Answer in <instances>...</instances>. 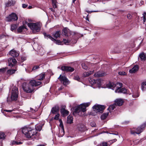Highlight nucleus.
I'll use <instances>...</instances> for the list:
<instances>
[{
  "instance_id": "nucleus-1",
  "label": "nucleus",
  "mask_w": 146,
  "mask_h": 146,
  "mask_svg": "<svg viewBox=\"0 0 146 146\" xmlns=\"http://www.w3.org/2000/svg\"><path fill=\"white\" fill-rule=\"evenodd\" d=\"M42 83L40 81L33 80H30L28 84L25 82L23 83L22 88L24 91L28 93H31L33 92L35 89L34 87L39 86Z\"/></svg>"
},
{
  "instance_id": "nucleus-2",
  "label": "nucleus",
  "mask_w": 146,
  "mask_h": 146,
  "mask_svg": "<svg viewBox=\"0 0 146 146\" xmlns=\"http://www.w3.org/2000/svg\"><path fill=\"white\" fill-rule=\"evenodd\" d=\"M22 132L26 137L31 139H38L37 132L36 129L31 127H25L22 129Z\"/></svg>"
},
{
  "instance_id": "nucleus-3",
  "label": "nucleus",
  "mask_w": 146,
  "mask_h": 146,
  "mask_svg": "<svg viewBox=\"0 0 146 146\" xmlns=\"http://www.w3.org/2000/svg\"><path fill=\"white\" fill-rule=\"evenodd\" d=\"M106 86L108 88L113 90L114 88L116 87V89L115 90V92L122 93L124 94L126 93L127 90L126 89L124 88H121L122 86V84L121 83L117 82L116 84L110 82L107 84Z\"/></svg>"
},
{
  "instance_id": "nucleus-4",
  "label": "nucleus",
  "mask_w": 146,
  "mask_h": 146,
  "mask_svg": "<svg viewBox=\"0 0 146 146\" xmlns=\"http://www.w3.org/2000/svg\"><path fill=\"white\" fill-rule=\"evenodd\" d=\"M146 127V122L141 125L137 128H133L130 129V133L132 134L135 135V134H139L143 132Z\"/></svg>"
},
{
  "instance_id": "nucleus-5",
  "label": "nucleus",
  "mask_w": 146,
  "mask_h": 146,
  "mask_svg": "<svg viewBox=\"0 0 146 146\" xmlns=\"http://www.w3.org/2000/svg\"><path fill=\"white\" fill-rule=\"evenodd\" d=\"M123 102V100L121 99H116L115 101V103L113 105H110L108 108V110H109L110 112H111L115 108L116 106H121Z\"/></svg>"
},
{
  "instance_id": "nucleus-6",
  "label": "nucleus",
  "mask_w": 146,
  "mask_h": 146,
  "mask_svg": "<svg viewBox=\"0 0 146 146\" xmlns=\"http://www.w3.org/2000/svg\"><path fill=\"white\" fill-rule=\"evenodd\" d=\"M19 94L18 88L15 86L12 89V93L11 97V101H15L17 99Z\"/></svg>"
},
{
  "instance_id": "nucleus-7",
  "label": "nucleus",
  "mask_w": 146,
  "mask_h": 146,
  "mask_svg": "<svg viewBox=\"0 0 146 146\" xmlns=\"http://www.w3.org/2000/svg\"><path fill=\"white\" fill-rule=\"evenodd\" d=\"M27 25L35 33L39 31L40 30V27L37 23H29L27 24Z\"/></svg>"
},
{
  "instance_id": "nucleus-8",
  "label": "nucleus",
  "mask_w": 146,
  "mask_h": 146,
  "mask_svg": "<svg viewBox=\"0 0 146 146\" xmlns=\"http://www.w3.org/2000/svg\"><path fill=\"white\" fill-rule=\"evenodd\" d=\"M18 19L17 15L14 13H12L6 17V20L8 22L13 21H17Z\"/></svg>"
},
{
  "instance_id": "nucleus-9",
  "label": "nucleus",
  "mask_w": 146,
  "mask_h": 146,
  "mask_svg": "<svg viewBox=\"0 0 146 146\" xmlns=\"http://www.w3.org/2000/svg\"><path fill=\"white\" fill-rule=\"evenodd\" d=\"M94 111L96 113L100 112L102 113L105 108V106L104 105H95L93 107Z\"/></svg>"
},
{
  "instance_id": "nucleus-10",
  "label": "nucleus",
  "mask_w": 146,
  "mask_h": 146,
  "mask_svg": "<svg viewBox=\"0 0 146 146\" xmlns=\"http://www.w3.org/2000/svg\"><path fill=\"white\" fill-rule=\"evenodd\" d=\"M58 79L64 85L66 86L69 83L68 79L65 76H62L61 74Z\"/></svg>"
},
{
  "instance_id": "nucleus-11",
  "label": "nucleus",
  "mask_w": 146,
  "mask_h": 146,
  "mask_svg": "<svg viewBox=\"0 0 146 146\" xmlns=\"http://www.w3.org/2000/svg\"><path fill=\"white\" fill-rule=\"evenodd\" d=\"M61 69L62 70L67 72H72L74 70V69L70 66H64L61 67Z\"/></svg>"
},
{
  "instance_id": "nucleus-12",
  "label": "nucleus",
  "mask_w": 146,
  "mask_h": 146,
  "mask_svg": "<svg viewBox=\"0 0 146 146\" xmlns=\"http://www.w3.org/2000/svg\"><path fill=\"white\" fill-rule=\"evenodd\" d=\"M82 110L81 105H79L75 109L73 113V114L75 115L76 114L78 113L79 115H82L80 113H81L82 111Z\"/></svg>"
},
{
  "instance_id": "nucleus-13",
  "label": "nucleus",
  "mask_w": 146,
  "mask_h": 146,
  "mask_svg": "<svg viewBox=\"0 0 146 146\" xmlns=\"http://www.w3.org/2000/svg\"><path fill=\"white\" fill-rule=\"evenodd\" d=\"M8 65L12 67L17 62L16 60L14 58H9L8 59Z\"/></svg>"
},
{
  "instance_id": "nucleus-14",
  "label": "nucleus",
  "mask_w": 146,
  "mask_h": 146,
  "mask_svg": "<svg viewBox=\"0 0 146 146\" xmlns=\"http://www.w3.org/2000/svg\"><path fill=\"white\" fill-rule=\"evenodd\" d=\"M61 107L62 108L60 110L61 113L63 116L67 115L69 114V112L67 110H65V106L62 105Z\"/></svg>"
},
{
  "instance_id": "nucleus-15",
  "label": "nucleus",
  "mask_w": 146,
  "mask_h": 146,
  "mask_svg": "<svg viewBox=\"0 0 146 146\" xmlns=\"http://www.w3.org/2000/svg\"><path fill=\"white\" fill-rule=\"evenodd\" d=\"M62 33L63 35L66 37L69 36L71 34L69 30L66 28H65L63 29Z\"/></svg>"
},
{
  "instance_id": "nucleus-16",
  "label": "nucleus",
  "mask_w": 146,
  "mask_h": 146,
  "mask_svg": "<svg viewBox=\"0 0 146 146\" xmlns=\"http://www.w3.org/2000/svg\"><path fill=\"white\" fill-rule=\"evenodd\" d=\"M59 110L58 106V105H56L52 108L51 112L53 114H56L59 113Z\"/></svg>"
},
{
  "instance_id": "nucleus-17",
  "label": "nucleus",
  "mask_w": 146,
  "mask_h": 146,
  "mask_svg": "<svg viewBox=\"0 0 146 146\" xmlns=\"http://www.w3.org/2000/svg\"><path fill=\"white\" fill-rule=\"evenodd\" d=\"M90 104V102H88L86 103H84L82 104H81L80 105L82 107V112H84L85 111H86V108L88 107Z\"/></svg>"
},
{
  "instance_id": "nucleus-18",
  "label": "nucleus",
  "mask_w": 146,
  "mask_h": 146,
  "mask_svg": "<svg viewBox=\"0 0 146 146\" xmlns=\"http://www.w3.org/2000/svg\"><path fill=\"white\" fill-rule=\"evenodd\" d=\"M89 80L90 83L92 85H94L96 84V85L99 86L100 84V82L98 80H96L94 79L90 78Z\"/></svg>"
},
{
  "instance_id": "nucleus-19",
  "label": "nucleus",
  "mask_w": 146,
  "mask_h": 146,
  "mask_svg": "<svg viewBox=\"0 0 146 146\" xmlns=\"http://www.w3.org/2000/svg\"><path fill=\"white\" fill-rule=\"evenodd\" d=\"M9 54L13 57H17L19 55L18 52L14 50H12L10 51Z\"/></svg>"
},
{
  "instance_id": "nucleus-20",
  "label": "nucleus",
  "mask_w": 146,
  "mask_h": 146,
  "mask_svg": "<svg viewBox=\"0 0 146 146\" xmlns=\"http://www.w3.org/2000/svg\"><path fill=\"white\" fill-rule=\"evenodd\" d=\"M139 68L138 65H135L132 69L129 70V72L130 73H135L138 70Z\"/></svg>"
},
{
  "instance_id": "nucleus-21",
  "label": "nucleus",
  "mask_w": 146,
  "mask_h": 146,
  "mask_svg": "<svg viewBox=\"0 0 146 146\" xmlns=\"http://www.w3.org/2000/svg\"><path fill=\"white\" fill-rule=\"evenodd\" d=\"M16 70V69H11L8 70L6 72V74L8 76H10L13 74L15 73V72Z\"/></svg>"
},
{
  "instance_id": "nucleus-22",
  "label": "nucleus",
  "mask_w": 146,
  "mask_h": 146,
  "mask_svg": "<svg viewBox=\"0 0 146 146\" xmlns=\"http://www.w3.org/2000/svg\"><path fill=\"white\" fill-rule=\"evenodd\" d=\"M15 3V1L13 0H9L7 3H6V5L7 7H9L13 5Z\"/></svg>"
},
{
  "instance_id": "nucleus-23",
  "label": "nucleus",
  "mask_w": 146,
  "mask_h": 146,
  "mask_svg": "<svg viewBox=\"0 0 146 146\" xmlns=\"http://www.w3.org/2000/svg\"><path fill=\"white\" fill-rule=\"evenodd\" d=\"M105 75V73L104 72H98L94 74V76L95 77H101L104 76Z\"/></svg>"
},
{
  "instance_id": "nucleus-24",
  "label": "nucleus",
  "mask_w": 146,
  "mask_h": 146,
  "mask_svg": "<svg viewBox=\"0 0 146 146\" xmlns=\"http://www.w3.org/2000/svg\"><path fill=\"white\" fill-rule=\"evenodd\" d=\"M45 74L44 73L40 74L37 77V80H43L45 77Z\"/></svg>"
},
{
  "instance_id": "nucleus-25",
  "label": "nucleus",
  "mask_w": 146,
  "mask_h": 146,
  "mask_svg": "<svg viewBox=\"0 0 146 146\" xmlns=\"http://www.w3.org/2000/svg\"><path fill=\"white\" fill-rule=\"evenodd\" d=\"M43 35L45 38L47 39L49 38L52 41V40H54V38H53L50 35L47 34L46 33H44Z\"/></svg>"
},
{
  "instance_id": "nucleus-26",
  "label": "nucleus",
  "mask_w": 146,
  "mask_h": 146,
  "mask_svg": "<svg viewBox=\"0 0 146 146\" xmlns=\"http://www.w3.org/2000/svg\"><path fill=\"white\" fill-rule=\"evenodd\" d=\"M94 72V71L84 72L83 73V76L84 77H87L89 76L91 74L93 73Z\"/></svg>"
},
{
  "instance_id": "nucleus-27",
  "label": "nucleus",
  "mask_w": 146,
  "mask_h": 146,
  "mask_svg": "<svg viewBox=\"0 0 146 146\" xmlns=\"http://www.w3.org/2000/svg\"><path fill=\"white\" fill-rule=\"evenodd\" d=\"M73 117L70 115H68L67 118V122L68 123H71L73 122Z\"/></svg>"
},
{
  "instance_id": "nucleus-28",
  "label": "nucleus",
  "mask_w": 146,
  "mask_h": 146,
  "mask_svg": "<svg viewBox=\"0 0 146 146\" xmlns=\"http://www.w3.org/2000/svg\"><path fill=\"white\" fill-rule=\"evenodd\" d=\"M24 29H27V28L24 25L19 27L17 29V32L18 33H22Z\"/></svg>"
},
{
  "instance_id": "nucleus-29",
  "label": "nucleus",
  "mask_w": 146,
  "mask_h": 146,
  "mask_svg": "<svg viewBox=\"0 0 146 146\" xmlns=\"http://www.w3.org/2000/svg\"><path fill=\"white\" fill-rule=\"evenodd\" d=\"M109 113L108 112L103 113L101 116V119L102 120L105 119L108 116Z\"/></svg>"
},
{
  "instance_id": "nucleus-30",
  "label": "nucleus",
  "mask_w": 146,
  "mask_h": 146,
  "mask_svg": "<svg viewBox=\"0 0 146 146\" xmlns=\"http://www.w3.org/2000/svg\"><path fill=\"white\" fill-rule=\"evenodd\" d=\"M43 125H36L35 126V128L34 129H36V131H40L42 129V126Z\"/></svg>"
},
{
  "instance_id": "nucleus-31",
  "label": "nucleus",
  "mask_w": 146,
  "mask_h": 146,
  "mask_svg": "<svg viewBox=\"0 0 146 146\" xmlns=\"http://www.w3.org/2000/svg\"><path fill=\"white\" fill-rule=\"evenodd\" d=\"M144 140L143 139L139 140H135L133 141V142L135 145H137L138 144L141 143Z\"/></svg>"
},
{
  "instance_id": "nucleus-32",
  "label": "nucleus",
  "mask_w": 146,
  "mask_h": 146,
  "mask_svg": "<svg viewBox=\"0 0 146 146\" xmlns=\"http://www.w3.org/2000/svg\"><path fill=\"white\" fill-rule=\"evenodd\" d=\"M139 57L142 60H146V57L143 53H142L140 54Z\"/></svg>"
},
{
  "instance_id": "nucleus-33",
  "label": "nucleus",
  "mask_w": 146,
  "mask_h": 146,
  "mask_svg": "<svg viewBox=\"0 0 146 146\" xmlns=\"http://www.w3.org/2000/svg\"><path fill=\"white\" fill-rule=\"evenodd\" d=\"M60 31H56L53 35L54 37L56 38L60 37Z\"/></svg>"
},
{
  "instance_id": "nucleus-34",
  "label": "nucleus",
  "mask_w": 146,
  "mask_h": 146,
  "mask_svg": "<svg viewBox=\"0 0 146 146\" xmlns=\"http://www.w3.org/2000/svg\"><path fill=\"white\" fill-rule=\"evenodd\" d=\"M17 27V25L15 24H12L11 25V30L13 31L16 30Z\"/></svg>"
},
{
  "instance_id": "nucleus-35",
  "label": "nucleus",
  "mask_w": 146,
  "mask_h": 146,
  "mask_svg": "<svg viewBox=\"0 0 146 146\" xmlns=\"http://www.w3.org/2000/svg\"><path fill=\"white\" fill-rule=\"evenodd\" d=\"M146 89V82H143L141 84V89L143 91Z\"/></svg>"
},
{
  "instance_id": "nucleus-36",
  "label": "nucleus",
  "mask_w": 146,
  "mask_h": 146,
  "mask_svg": "<svg viewBox=\"0 0 146 146\" xmlns=\"http://www.w3.org/2000/svg\"><path fill=\"white\" fill-rule=\"evenodd\" d=\"M53 7L54 9L57 8V1H52Z\"/></svg>"
},
{
  "instance_id": "nucleus-37",
  "label": "nucleus",
  "mask_w": 146,
  "mask_h": 146,
  "mask_svg": "<svg viewBox=\"0 0 146 146\" xmlns=\"http://www.w3.org/2000/svg\"><path fill=\"white\" fill-rule=\"evenodd\" d=\"M82 68L84 69L87 70L88 68V67L86 62L82 63Z\"/></svg>"
},
{
  "instance_id": "nucleus-38",
  "label": "nucleus",
  "mask_w": 146,
  "mask_h": 146,
  "mask_svg": "<svg viewBox=\"0 0 146 146\" xmlns=\"http://www.w3.org/2000/svg\"><path fill=\"white\" fill-rule=\"evenodd\" d=\"M5 138V134L2 132H0V139H4Z\"/></svg>"
},
{
  "instance_id": "nucleus-39",
  "label": "nucleus",
  "mask_w": 146,
  "mask_h": 146,
  "mask_svg": "<svg viewBox=\"0 0 146 146\" xmlns=\"http://www.w3.org/2000/svg\"><path fill=\"white\" fill-rule=\"evenodd\" d=\"M7 69V68H3L0 69V73H3L5 72Z\"/></svg>"
},
{
  "instance_id": "nucleus-40",
  "label": "nucleus",
  "mask_w": 146,
  "mask_h": 146,
  "mask_svg": "<svg viewBox=\"0 0 146 146\" xmlns=\"http://www.w3.org/2000/svg\"><path fill=\"white\" fill-rule=\"evenodd\" d=\"M54 40H52V41H53L54 43L56 44H60V43H61L62 42L60 40H56L54 38Z\"/></svg>"
},
{
  "instance_id": "nucleus-41",
  "label": "nucleus",
  "mask_w": 146,
  "mask_h": 146,
  "mask_svg": "<svg viewBox=\"0 0 146 146\" xmlns=\"http://www.w3.org/2000/svg\"><path fill=\"white\" fill-rule=\"evenodd\" d=\"M63 41L65 44H68L70 42V40H66L65 39H63Z\"/></svg>"
},
{
  "instance_id": "nucleus-42",
  "label": "nucleus",
  "mask_w": 146,
  "mask_h": 146,
  "mask_svg": "<svg viewBox=\"0 0 146 146\" xmlns=\"http://www.w3.org/2000/svg\"><path fill=\"white\" fill-rule=\"evenodd\" d=\"M143 23H145L146 20V13L144 12L143 14Z\"/></svg>"
},
{
  "instance_id": "nucleus-43",
  "label": "nucleus",
  "mask_w": 146,
  "mask_h": 146,
  "mask_svg": "<svg viewBox=\"0 0 146 146\" xmlns=\"http://www.w3.org/2000/svg\"><path fill=\"white\" fill-rule=\"evenodd\" d=\"M118 74L121 76H124L126 74V73L124 71L119 72Z\"/></svg>"
},
{
  "instance_id": "nucleus-44",
  "label": "nucleus",
  "mask_w": 146,
  "mask_h": 146,
  "mask_svg": "<svg viewBox=\"0 0 146 146\" xmlns=\"http://www.w3.org/2000/svg\"><path fill=\"white\" fill-rule=\"evenodd\" d=\"M60 116V114L59 113H57L55 115V117L54 118V119H58Z\"/></svg>"
},
{
  "instance_id": "nucleus-45",
  "label": "nucleus",
  "mask_w": 146,
  "mask_h": 146,
  "mask_svg": "<svg viewBox=\"0 0 146 146\" xmlns=\"http://www.w3.org/2000/svg\"><path fill=\"white\" fill-rule=\"evenodd\" d=\"M108 143L106 142H103L100 146H107Z\"/></svg>"
},
{
  "instance_id": "nucleus-46",
  "label": "nucleus",
  "mask_w": 146,
  "mask_h": 146,
  "mask_svg": "<svg viewBox=\"0 0 146 146\" xmlns=\"http://www.w3.org/2000/svg\"><path fill=\"white\" fill-rule=\"evenodd\" d=\"M39 68V67L38 66H34L32 68V70H36Z\"/></svg>"
},
{
  "instance_id": "nucleus-47",
  "label": "nucleus",
  "mask_w": 146,
  "mask_h": 146,
  "mask_svg": "<svg viewBox=\"0 0 146 146\" xmlns=\"http://www.w3.org/2000/svg\"><path fill=\"white\" fill-rule=\"evenodd\" d=\"M74 79L75 80H77L78 81H79L80 80V78H79V77L78 76H75Z\"/></svg>"
},
{
  "instance_id": "nucleus-48",
  "label": "nucleus",
  "mask_w": 146,
  "mask_h": 146,
  "mask_svg": "<svg viewBox=\"0 0 146 146\" xmlns=\"http://www.w3.org/2000/svg\"><path fill=\"white\" fill-rule=\"evenodd\" d=\"M39 108V106H35L34 111H37Z\"/></svg>"
},
{
  "instance_id": "nucleus-49",
  "label": "nucleus",
  "mask_w": 146,
  "mask_h": 146,
  "mask_svg": "<svg viewBox=\"0 0 146 146\" xmlns=\"http://www.w3.org/2000/svg\"><path fill=\"white\" fill-rule=\"evenodd\" d=\"M92 127H94L96 125V124L94 122H92L90 123Z\"/></svg>"
},
{
  "instance_id": "nucleus-50",
  "label": "nucleus",
  "mask_w": 146,
  "mask_h": 146,
  "mask_svg": "<svg viewBox=\"0 0 146 146\" xmlns=\"http://www.w3.org/2000/svg\"><path fill=\"white\" fill-rule=\"evenodd\" d=\"M28 6V5L25 4H22V7L23 8H25L27 7Z\"/></svg>"
},
{
  "instance_id": "nucleus-51",
  "label": "nucleus",
  "mask_w": 146,
  "mask_h": 146,
  "mask_svg": "<svg viewBox=\"0 0 146 146\" xmlns=\"http://www.w3.org/2000/svg\"><path fill=\"white\" fill-rule=\"evenodd\" d=\"M132 16L130 14H128L127 15V18L129 19H130L131 18Z\"/></svg>"
},
{
  "instance_id": "nucleus-52",
  "label": "nucleus",
  "mask_w": 146,
  "mask_h": 146,
  "mask_svg": "<svg viewBox=\"0 0 146 146\" xmlns=\"http://www.w3.org/2000/svg\"><path fill=\"white\" fill-rule=\"evenodd\" d=\"M139 95L138 94H137V95H132V97L134 98H136L139 97Z\"/></svg>"
},
{
  "instance_id": "nucleus-53",
  "label": "nucleus",
  "mask_w": 146,
  "mask_h": 146,
  "mask_svg": "<svg viewBox=\"0 0 146 146\" xmlns=\"http://www.w3.org/2000/svg\"><path fill=\"white\" fill-rule=\"evenodd\" d=\"M109 134L117 135H118V133L117 132H115V133H110Z\"/></svg>"
},
{
  "instance_id": "nucleus-54",
  "label": "nucleus",
  "mask_w": 146,
  "mask_h": 146,
  "mask_svg": "<svg viewBox=\"0 0 146 146\" xmlns=\"http://www.w3.org/2000/svg\"><path fill=\"white\" fill-rule=\"evenodd\" d=\"M35 108H30V111L31 112H35V111H34Z\"/></svg>"
},
{
  "instance_id": "nucleus-55",
  "label": "nucleus",
  "mask_w": 146,
  "mask_h": 146,
  "mask_svg": "<svg viewBox=\"0 0 146 146\" xmlns=\"http://www.w3.org/2000/svg\"><path fill=\"white\" fill-rule=\"evenodd\" d=\"M22 143V142L21 141H16V145H20Z\"/></svg>"
},
{
  "instance_id": "nucleus-56",
  "label": "nucleus",
  "mask_w": 146,
  "mask_h": 146,
  "mask_svg": "<svg viewBox=\"0 0 146 146\" xmlns=\"http://www.w3.org/2000/svg\"><path fill=\"white\" fill-rule=\"evenodd\" d=\"M5 111L7 112H12L13 110H5Z\"/></svg>"
},
{
  "instance_id": "nucleus-57",
  "label": "nucleus",
  "mask_w": 146,
  "mask_h": 146,
  "mask_svg": "<svg viewBox=\"0 0 146 146\" xmlns=\"http://www.w3.org/2000/svg\"><path fill=\"white\" fill-rule=\"evenodd\" d=\"M16 141H13L12 143V145H16Z\"/></svg>"
},
{
  "instance_id": "nucleus-58",
  "label": "nucleus",
  "mask_w": 146,
  "mask_h": 146,
  "mask_svg": "<svg viewBox=\"0 0 146 146\" xmlns=\"http://www.w3.org/2000/svg\"><path fill=\"white\" fill-rule=\"evenodd\" d=\"M49 9H50L51 11L53 12H54L55 11L52 8H50Z\"/></svg>"
},
{
  "instance_id": "nucleus-59",
  "label": "nucleus",
  "mask_w": 146,
  "mask_h": 146,
  "mask_svg": "<svg viewBox=\"0 0 146 146\" xmlns=\"http://www.w3.org/2000/svg\"><path fill=\"white\" fill-rule=\"evenodd\" d=\"M32 8V7L31 6H29L28 7V9H31Z\"/></svg>"
},
{
  "instance_id": "nucleus-60",
  "label": "nucleus",
  "mask_w": 146,
  "mask_h": 146,
  "mask_svg": "<svg viewBox=\"0 0 146 146\" xmlns=\"http://www.w3.org/2000/svg\"><path fill=\"white\" fill-rule=\"evenodd\" d=\"M114 141V142H115L116 141H117V140L116 139H114L113 140H112Z\"/></svg>"
},
{
  "instance_id": "nucleus-61",
  "label": "nucleus",
  "mask_w": 146,
  "mask_h": 146,
  "mask_svg": "<svg viewBox=\"0 0 146 146\" xmlns=\"http://www.w3.org/2000/svg\"><path fill=\"white\" fill-rule=\"evenodd\" d=\"M86 19L88 21H89V19H88V17H87V16L86 17Z\"/></svg>"
},
{
  "instance_id": "nucleus-62",
  "label": "nucleus",
  "mask_w": 146,
  "mask_h": 146,
  "mask_svg": "<svg viewBox=\"0 0 146 146\" xmlns=\"http://www.w3.org/2000/svg\"><path fill=\"white\" fill-rule=\"evenodd\" d=\"M23 104V103L22 102H21L20 104H19V105H22Z\"/></svg>"
},
{
  "instance_id": "nucleus-63",
  "label": "nucleus",
  "mask_w": 146,
  "mask_h": 146,
  "mask_svg": "<svg viewBox=\"0 0 146 146\" xmlns=\"http://www.w3.org/2000/svg\"><path fill=\"white\" fill-rule=\"evenodd\" d=\"M49 82V81L48 80H47V81H46V82H45L46 83V84H47V83H48Z\"/></svg>"
},
{
  "instance_id": "nucleus-64",
  "label": "nucleus",
  "mask_w": 146,
  "mask_h": 146,
  "mask_svg": "<svg viewBox=\"0 0 146 146\" xmlns=\"http://www.w3.org/2000/svg\"><path fill=\"white\" fill-rule=\"evenodd\" d=\"M49 82V81L48 80H47V81H46V82H45L46 83V84H47V83H48Z\"/></svg>"
}]
</instances>
